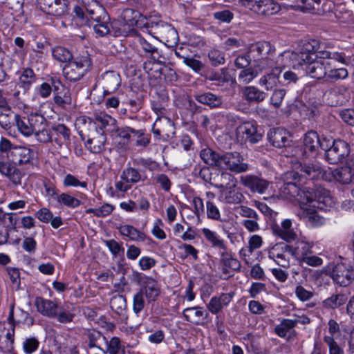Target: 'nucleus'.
Wrapping results in <instances>:
<instances>
[{
  "instance_id": "nucleus-24",
  "label": "nucleus",
  "mask_w": 354,
  "mask_h": 354,
  "mask_svg": "<svg viewBox=\"0 0 354 354\" xmlns=\"http://www.w3.org/2000/svg\"><path fill=\"white\" fill-rule=\"evenodd\" d=\"M330 47L331 46L330 43L323 44L319 41V47L317 54L319 58L333 59L342 64H346L348 60L346 59V54L343 51L339 52L331 50L329 49Z\"/></svg>"
},
{
  "instance_id": "nucleus-47",
  "label": "nucleus",
  "mask_w": 354,
  "mask_h": 354,
  "mask_svg": "<svg viewBox=\"0 0 354 354\" xmlns=\"http://www.w3.org/2000/svg\"><path fill=\"white\" fill-rule=\"evenodd\" d=\"M64 0H46V15L59 17L64 13Z\"/></svg>"
},
{
  "instance_id": "nucleus-44",
  "label": "nucleus",
  "mask_w": 354,
  "mask_h": 354,
  "mask_svg": "<svg viewBox=\"0 0 354 354\" xmlns=\"http://www.w3.org/2000/svg\"><path fill=\"white\" fill-rule=\"evenodd\" d=\"M221 156L222 153L217 152L209 147L202 149L200 152V157L205 164L218 168Z\"/></svg>"
},
{
  "instance_id": "nucleus-7",
  "label": "nucleus",
  "mask_w": 354,
  "mask_h": 354,
  "mask_svg": "<svg viewBox=\"0 0 354 354\" xmlns=\"http://www.w3.org/2000/svg\"><path fill=\"white\" fill-rule=\"evenodd\" d=\"M218 168L230 170L236 174L245 172L249 169L248 163L244 162L243 156L238 152H223Z\"/></svg>"
},
{
  "instance_id": "nucleus-61",
  "label": "nucleus",
  "mask_w": 354,
  "mask_h": 354,
  "mask_svg": "<svg viewBox=\"0 0 354 354\" xmlns=\"http://www.w3.org/2000/svg\"><path fill=\"white\" fill-rule=\"evenodd\" d=\"M63 185L66 187H80L84 189L87 188V182L81 181L74 175L71 174H68L65 176L63 180Z\"/></svg>"
},
{
  "instance_id": "nucleus-63",
  "label": "nucleus",
  "mask_w": 354,
  "mask_h": 354,
  "mask_svg": "<svg viewBox=\"0 0 354 354\" xmlns=\"http://www.w3.org/2000/svg\"><path fill=\"white\" fill-rule=\"evenodd\" d=\"M323 339L328 347V354H344V349L337 344L333 337L324 336Z\"/></svg>"
},
{
  "instance_id": "nucleus-21",
  "label": "nucleus",
  "mask_w": 354,
  "mask_h": 354,
  "mask_svg": "<svg viewBox=\"0 0 354 354\" xmlns=\"http://www.w3.org/2000/svg\"><path fill=\"white\" fill-rule=\"evenodd\" d=\"M183 315L186 321L196 326L204 325L209 317V313L199 306L184 309Z\"/></svg>"
},
{
  "instance_id": "nucleus-10",
  "label": "nucleus",
  "mask_w": 354,
  "mask_h": 354,
  "mask_svg": "<svg viewBox=\"0 0 354 354\" xmlns=\"http://www.w3.org/2000/svg\"><path fill=\"white\" fill-rule=\"evenodd\" d=\"M325 147L326 160L330 164L338 163L350 153L349 145L347 142L342 140H335L333 141V144L329 148H328V145H326Z\"/></svg>"
},
{
  "instance_id": "nucleus-18",
  "label": "nucleus",
  "mask_w": 354,
  "mask_h": 354,
  "mask_svg": "<svg viewBox=\"0 0 354 354\" xmlns=\"http://www.w3.org/2000/svg\"><path fill=\"white\" fill-rule=\"evenodd\" d=\"M330 277L335 283L345 287L354 279V270L347 269L344 265L338 264L333 268Z\"/></svg>"
},
{
  "instance_id": "nucleus-53",
  "label": "nucleus",
  "mask_w": 354,
  "mask_h": 354,
  "mask_svg": "<svg viewBox=\"0 0 354 354\" xmlns=\"http://www.w3.org/2000/svg\"><path fill=\"white\" fill-rule=\"evenodd\" d=\"M53 58L60 62H70L73 59L72 53L64 47L56 46L52 49Z\"/></svg>"
},
{
  "instance_id": "nucleus-37",
  "label": "nucleus",
  "mask_w": 354,
  "mask_h": 354,
  "mask_svg": "<svg viewBox=\"0 0 354 354\" xmlns=\"http://www.w3.org/2000/svg\"><path fill=\"white\" fill-rule=\"evenodd\" d=\"M267 93L254 86H245L243 90L244 99L250 103H260L266 100Z\"/></svg>"
},
{
  "instance_id": "nucleus-52",
  "label": "nucleus",
  "mask_w": 354,
  "mask_h": 354,
  "mask_svg": "<svg viewBox=\"0 0 354 354\" xmlns=\"http://www.w3.org/2000/svg\"><path fill=\"white\" fill-rule=\"evenodd\" d=\"M348 76V72L345 68H332L330 64V68L326 71L325 80L326 81H337L346 79Z\"/></svg>"
},
{
  "instance_id": "nucleus-20",
  "label": "nucleus",
  "mask_w": 354,
  "mask_h": 354,
  "mask_svg": "<svg viewBox=\"0 0 354 354\" xmlns=\"http://www.w3.org/2000/svg\"><path fill=\"white\" fill-rule=\"evenodd\" d=\"M75 126L82 140H85L92 136L93 132L98 131L94 120L86 116L79 117L76 120Z\"/></svg>"
},
{
  "instance_id": "nucleus-64",
  "label": "nucleus",
  "mask_w": 354,
  "mask_h": 354,
  "mask_svg": "<svg viewBox=\"0 0 354 354\" xmlns=\"http://www.w3.org/2000/svg\"><path fill=\"white\" fill-rule=\"evenodd\" d=\"M104 243L114 257H117L120 252H124V248L122 247V243L114 239L104 240Z\"/></svg>"
},
{
  "instance_id": "nucleus-34",
  "label": "nucleus",
  "mask_w": 354,
  "mask_h": 354,
  "mask_svg": "<svg viewBox=\"0 0 354 354\" xmlns=\"http://www.w3.org/2000/svg\"><path fill=\"white\" fill-rule=\"evenodd\" d=\"M313 245V242H309L305 239L298 240L296 242L295 247L292 246L291 255L295 257L300 263L309 254L313 253L312 250Z\"/></svg>"
},
{
  "instance_id": "nucleus-27",
  "label": "nucleus",
  "mask_w": 354,
  "mask_h": 354,
  "mask_svg": "<svg viewBox=\"0 0 354 354\" xmlns=\"http://www.w3.org/2000/svg\"><path fill=\"white\" fill-rule=\"evenodd\" d=\"M106 140V137L104 132L98 130L84 140V145L91 153H98L104 149Z\"/></svg>"
},
{
  "instance_id": "nucleus-39",
  "label": "nucleus",
  "mask_w": 354,
  "mask_h": 354,
  "mask_svg": "<svg viewBox=\"0 0 354 354\" xmlns=\"http://www.w3.org/2000/svg\"><path fill=\"white\" fill-rule=\"evenodd\" d=\"M120 179L129 183L131 186L147 179V175L141 174L138 169L132 167L125 168L121 175Z\"/></svg>"
},
{
  "instance_id": "nucleus-41",
  "label": "nucleus",
  "mask_w": 354,
  "mask_h": 354,
  "mask_svg": "<svg viewBox=\"0 0 354 354\" xmlns=\"http://www.w3.org/2000/svg\"><path fill=\"white\" fill-rule=\"evenodd\" d=\"M334 179L338 183L345 185L351 182L354 171L350 166L337 167L332 171Z\"/></svg>"
},
{
  "instance_id": "nucleus-13",
  "label": "nucleus",
  "mask_w": 354,
  "mask_h": 354,
  "mask_svg": "<svg viewBox=\"0 0 354 354\" xmlns=\"http://www.w3.org/2000/svg\"><path fill=\"white\" fill-rule=\"evenodd\" d=\"M295 10L304 13L322 15L325 12L323 8L324 0H289Z\"/></svg>"
},
{
  "instance_id": "nucleus-17",
  "label": "nucleus",
  "mask_w": 354,
  "mask_h": 354,
  "mask_svg": "<svg viewBox=\"0 0 354 354\" xmlns=\"http://www.w3.org/2000/svg\"><path fill=\"white\" fill-rule=\"evenodd\" d=\"M304 153L308 156H315L319 149H326L324 141H322L315 131H308L304 138Z\"/></svg>"
},
{
  "instance_id": "nucleus-55",
  "label": "nucleus",
  "mask_w": 354,
  "mask_h": 354,
  "mask_svg": "<svg viewBox=\"0 0 354 354\" xmlns=\"http://www.w3.org/2000/svg\"><path fill=\"white\" fill-rule=\"evenodd\" d=\"M208 59L212 66H218L225 62V53L216 48H212L208 52Z\"/></svg>"
},
{
  "instance_id": "nucleus-12",
  "label": "nucleus",
  "mask_w": 354,
  "mask_h": 354,
  "mask_svg": "<svg viewBox=\"0 0 354 354\" xmlns=\"http://www.w3.org/2000/svg\"><path fill=\"white\" fill-rule=\"evenodd\" d=\"M46 316L56 319L60 323H68L72 322L73 315L66 312L61 306L59 299H46Z\"/></svg>"
},
{
  "instance_id": "nucleus-30",
  "label": "nucleus",
  "mask_w": 354,
  "mask_h": 354,
  "mask_svg": "<svg viewBox=\"0 0 354 354\" xmlns=\"http://www.w3.org/2000/svg\"><path fill=\"white\" fill-rule=\"evenodd\" d=\"M223 273L230 274L231 271H239L241 268L239 261L234 258L230 251L226 248L220 253Z\"/></svg>"
},
{
  "instance_id": "nucleus-57",
  "label": "nucleus",
  "mask_w": 354,
  "mask_h": 354,
  "mask_svg": "<svg viewBox=\"0 0 354 354\" xmlns=\"http://www.w3.org/2000/svg\"><path fill=\"white\" fill-rule=\"evenodd\" d=\"M107 353L109 354H126L124 346L121 344L118 337H113L107 342Z\"/></svg>"
},
{
  "instance_id": "nucleus-3",
  "label": "nucleus",
  "mask_w": 354,
  "mask_h": 354,
  "mask_svg": "<svg viewBox=\"0 0 354 354\" xmlns=\"http://www.w3.org/2000/svg\"><path fill=\"white\" fill-rule=\"evenodd\" d=\"M275 49L268 41H258L251 45L249 53L251 55L256 67L269 68L273 67Z\"/></svg>"
},
{
  "instance_id": "nucleus-16",
  "label": "nucleus",
  "mask_w": 354,
  "mask_h": 354,
  "mask_svg": "<svg viewBox=\"0 0 354 354\" xmlns=\"http://www.w3.org/2000/svg\"><path fill=\"white\" fill-rule=\"evenodd\" d=\"M121 82L120 75L114 71H106L100 77V84L104 95H109L117 91L121 85Z\"/></svg>"
},
{
  "instance_id": "nucleus-42",
  "label": "nucleus",
  "mask_w": 354,
  "mask_h": 354,
  "mask_svg": "<svg viewBox=\"0 0 354 354\" xmlns=\"http://www.w3.org/2000/svg\"><path fill=\"white\" fill-rule=\"evenodd\" d=\"M28 118L35 138L38 141L42 142L40 134L44 131V116L35 112L30 113Z\"/></svg>"
},
{
  "instance_id": "nucleus-2",
  "label": "nucleus",
  "mask_w": 354,
  "mask_h": 354,
  "mask_svg": "<svg viewBox=\"0 0 354 354\" xmlns=\"http://www.w3.org/2000/svg\"><path fill=\"white\" fill-rule=\"evenodd\" d=\"M333 205L334 201L328 191L317 190L310 198L301 202L299 206L301 210V216L310 227H319L325 223V218L319 214L318 211H326Z\"/></svg>"
},
{
  "instance_id": "nucleus-40",
  "label": "nucleus",
  "mask_w": 354,
  "mask_h": 354,
  "mask_svg": "<svg viewBox=\"0 0 354 354\" xmlns=\"http://www.w3.org/2000/svg\"><path fill=\"white\" fill-rule=\"evenodd\" d=\"M202 234L210 245L221 250L227 248L226 243L216 232L212 231L208 228H203L201 230Z\"/></svg>"
},
{
  "instance_id": "nucleus-5",
  "label": "nucleus",
  "mask_w": 354,
  "mask_h": 354,
  "mask_svg": "<svg viewBox=\"0 0 354 354\" xmlns=\"http://www.w3.org/2000/svg\"><path fill=\"white\" fill-rule=\"evenodd\" d=\"M92 62L88 55H82L72 59L63 68V74L71 82L81 80L91 69Z\"/></svg>"
},
{
  "instance_id": "nucleus-4",
  "label": "nucleus",
  "mask_w": 354,
  "mask_h": 354,
  "mask_svg": "<svg viewBox=\"0 0 354 354\" xmlns=\"http://www.w3.org/2000/svg\"><path fill=\"white\" fill-rule=\"evenodd\" d=\"M86 12L93 24V30L99 37H104L110 33L111 24L110 17L106 9L96 3L88 5Z\"/></svg>"
},
{
  "instance_id": "nucleus-46",
  "label": "nucleus",
  "mask_w": 354,
  "mask_h": 354,
  "mask_svg": "<svg viewBox=\"0 0 354 354\" xmlns=\"http://www.w3.org/2000/svg\"><path fill=\"white\" fill-rule=\"evenodd\" d=\"M218 178L219 180L218 182H216L215 180L214 183H212V186L219 189L220 191L232 187H236L237 185L236 178L228 172L222 171L219 175Z\"/></svg>"
},
{
  "instance_id": "nucleus-51",
  "label": "nucleus",
  "mask_w": 354,
  "mask_h": 354,
  "mask_svg": "<svg viewBox=\"0 0 354 354\" xmlns=\"http://www.w3.org/2000/svg\"><path fill=\"white\" fill-rule=\"evenodd\" d=\"M140 17H142L140 11L133 8H126L122 13L124 25H127L129 28L136 26Z\"/></svg>"
},
{
  "instance_id": "nucleus-25",
  "label": "nucleus",
  "mask_w": 354,
  "mask_h": 354,
  "mask_svg": "<svg viewBox=\"0 0 354 354\" xmlns=\"http://www.w3.org/2000/svg\"><path fill=\"white\" fill-rule=\"evenodd\" d=\"M267 137L269 142L277 148L287 147L290 142L288 132L281 128L270 129Z\"/></svg>"
},
{
  "instance_id": "nucleus-49",
  "label": "nucleus",
  "mask_w": 354,
  "mask_h": 354,
  "mask_svg": "<svg viewBox=\"0 0 354 354\" xmlns=\"http://www.w3.org/2000/svg\"><path fill=\"white\" fill-rule=\"evenodd\" d=\"M162 63L163 62H159L154 60L147 61L143 64V69L148 74L149 77L161 80Z\"/></svg>"
},
{
  "instance_id": "nucleus-45",
  "label": "nucleus",
  "mask_w": 354,
  "mask_h": 354,
  "mask_svg": "<svg viewBox=\"0 0 354 354\" xmlns=\"http://www.w3.org/2000/svg\"><path fill=\"white\" fill-rule=\"evenodd\" d=\"M264 70L266 69L261 68V67H256V64H254L253 66L241 71L238 76V80L239 82L243 84H249Z\"/></svg>"
},
{
  "instance_id": "nucleus-43",
  "label": "nucleus",
  "mask_w": 354,
  "mask_h": 354,
  "mask_svg": "<svg viewBox=\"0 0 354 354\" xmlns=\"http://www.w3.org/2000/svg\"><path fill=\"white\" fill-rule=\"evenodd\" d=\"M297 319H283L280 324L274 328V333L279 337L284 338L288 333H295V327L298 324Z\"/></svg>"
},
{
  "instance_id": "nucleus-56",
  "label": "nucleus",
  "mask_w": 354,
  "mask_h": 354,
  "mask_svg": "<svg viewBox=\"0 0 354 354\" xmlns=\"http://www.w3.org/2000/svg\"><path fill=\"white\" fill-rule=\"evenodd\" d=\"M195 176L200 177L205 182L209 183L212 185L214 183L215 178L212 177V172L208 167H195L193 171Z\"/></svg>"
},
{
  "instance_id": "nucleus-11",
  "label": "nucleus",
  "mask_w": 354,
  "mask_h": 354,
  "mask_svg": "<svg viewBox=\"0 0 354 354\" xmlns=\"http://www.w3.org/2000/svg\"><path fill=\"white\" fill-rule=\"evenodd\" d=\"M237 134L244 139L245 142H249L252 144L257 143L263 137L261 129L254 120L245 121L239 125L237 127Z\"/></svg>"
},
{
  "instance_id": "nucleus-9",
  "label": "nucleus",
  "mask_w": 354,
  "mask_h": 354,
  "mask_svg": "<svg viewBox=\"0 0 354 354\" xmlns=\"http://www.w3.org/2000/svg\"><path fill=\"white\" fill-rule=\"evenodd\" d=\"M297 183H299L298 180L297 182L284 183L280 187V193L287 198L296 199L300 206L302 201L305 202L306 199L310 198L315 193L308 189L301 188Z\"/></svg>"
},
{
  "instance_id": "nucleus-48",
  "label": "nucleus",
  "mask_w": 354,
  "mask_h": 354,
  "mask_svg": "<svg viewBox=\"0 0 354 354\" xmlns=\"http://www.w3.org/2000/svg\"><path fill=\"white\" fill-rule=\"evenodd\" d=\"M194 97L198 102L206 104L211 108L219 107L222 104L221 98L210 92L197 94Z\"/></svg>"
},
{
  "instance_id": "nucleus-29",
  "label": "nucleus",
  "mask_w": 354,
  "mask_h": 354,
  "mask_svg": "<svg viewBox=\"0 0 354 354\" xmlns=\"http://www.w3.org/2000/svg\"><path fill=\"white\" fill-rule=\"evenodd\" d=\"M110 306L112 310L119 316L120 322L127 323L128 315L125 297L120 295L113 296L111 299Z\"/></svg>"
},
{
  "instance_id": "nucleus-54",
  "label": "nucleus",
  "mask_w": 354,
  "mask_h": 354,
  "mask_svg": "<svg viewBox=\"0 0 354 354\" xmlns=\"http://www.w3.org/2000/svg\"><path fill=\"white\" fill-rule=\"evenodd\" d=\"M55 198H57L59 203L70 208L77 207L82 203V202L77 198L66 193H62L60 195H56Z\"/></svg>"
},
{
  "instance_id": "nucleus-19",
  "label": "nucleus",
  "mask_w": 354,
  "mask_h": 354,
  "mask_svg": "<svg viewBox=\"0 0 354 354\" xmlns=\"http://www.w3.org/2000/svg\"><path fill=\"white\" fill-rule=\"evenodd\" d=\"M240 182L252 192L259 194H263L269 185L268 180L254 175L241 176Z\"/></svg>"
},
{
  "instance_id": "nucleus-6",
  "label": "nucleus",
  "mask_w": 354,
  "mask_h": 354,
  "mask_svg": "<svg viewBox=\"0 0 354 354\" xmlns=\"http://www.w3.org/2000/svg\"><path fill=\"white\" fill-rule=\"evenodd\" d=\"M54 93V101L56 104L64 106L71 102L69 90L66 88L57 77H46V97L51 92Z\"/></svg>"
},
{
  "instance_id": "nucleus-31",
  "label": "nucleus",
  "mask_w": 354,
  "mask_h": 354,
  "mask_svg": "<svg viewBox=\"0 0 354 354\" xmlns=\"http://www.w3.org/2000/svg\"><path fill=\"white\" fill-rule=\"evenodd\" d=\"M281 10L280 5L274 0H258L254 12L259 15L271 16Z\"/></svg>"
},
{
  "instance_id": "nucleus-60",
  "label": "nucleus",
  "mask_w": 354,
  "mask_h": 354,
  "mask_svg": "<svg viewBox=\"0 0 354 354\" xmlns=\"http://www.w3.org/2000/svg\"><path fill=\"white\" fill-rule=\"evenodd\" d=\"M145 295L142 292L139 290L133 295V310L137 315H139L140 312L144 309L145 306Z\"/></svg>"
},
{
  "instance_id": "nucleus-1",
  "label": "nucleus",
  "mask_w": 354,
  "mask_h": 354,
  "mask_svg": "<svg viewBox=\"0 0 354 354\" xmlns=\"http://www.w3.org/2000/svg\"><path fill=\"white\" fill-rule=\"evenodd\" d=\"M319 40L309 39L304 42L299 51H285L280 55L289 60L293 68L302 69L312 78L325 79L330 62L319 58Z\"/></svg>"
},
{
  "instance_id": "nucleus-58",
  "label": "nucleus",
  "mask_w": 354,
  "mask_h": 354,
  "mask_svg": "<svg viewBox=\"0 0 354 354\" xmlns=\"http://www.w3.org/2000/svg\"><path fill=\"white\" fill-rule=\"evenodd\" d=\"M49 128L51 129V136L59 135L64 141L70 140L71 131L64 124L52 125Z\"/></svg>"
},
{
  "instance_id": "nucleus-50",
  "label": "nucleus",
  "mask_w": 354,
  "mask_h": 354,
  "mask_svg": "<svg viewBox=\"0 0 354 354\" xmlns=\"http://www.w3.org/2000/svg\"><path fill=\"white\" fill-rule=\"evenodd\" d=\"M15 121L18 131L24 136H30L34 134L29 118L22 117L18 114L15 115Z\"/></svg>"
},
{
  "instance_id": "nucleus-59",
  "label": "nucleus",
  "mask_w": 354,
  "mask_h": 354,
  "mask_svg": "<svg viewBox=\"0 0 354 354\" xmlns=\"http://www.w3.org/2000/svg\"><path fill=\"white\" fill-rule=\"evenodd\" d=\"M35 77L33 71L30 68L25 69L19 78V85L24 89L28 88L34 82Z\"/></svg>"
},
{
  "instance_id": "nucleus-32",
  "label": "nucleus",
  "mask_w": 354,
  "mask_h": 354,
  "mask_svg": "<svg viewBox=\"0 0 354 354\" xmlns=\"http://www.w3.org/2000/svg\"><path fill=\"white\" fill-rule=\"evenodd\" d=\"M281 70L279 67H274L272 70L263 75L259 80V84L264 87L267 91H271L275 88L280 83L279 75Z\"/></svg>"
},
{
  "instance_id": "nucleus-33",
  "label": "nucleus",
  "mask_w": 354,
  "mask_h": 354,
  "mask_svg": "<svg viewBox=\"0 0 354 354\" xmlns=\"http://www.w3.org/2000/svg\"><path fill=\"white\" fill-rule=\"evenodd\" d=\"M140 290L145 296L149 304L156 301L161 292L160 287L158 281L153 277H151L149 281L140 288Z\"/></svg>"
},
{
  "instance_id": "nucleus-15",
  "label": "nucleus",
  "mask_w": 354,
  "mask_h": 354,
  "mask_svg": "<svg viewBox=\"0 0 354 354\" xmlns=\"http://www.w3.org/2000/svg\"><path fill=\"white\" fill-rule=\"evenodd\" d=\"M292 222L291 219H284L281 225L272 223L271 230L273 234L287 243H291L297 239V234L292 227Z\"/></svg>"
},
{
  "instance_id": "nucleus-23",
  "label": "nucleus",
  "mask_w": 354,
  "mask_h": 354,
  "mask_svg": "<svg viewBox=\"0 0 354 354\" xmlns=\"http://www.w3.org/2000/svg\"><path fill=\"white\" fill-rule=\"evenodd\" d=\"M234 296V292L221 293L219 296H214L207 304V308L211 313L216 315L221 311L223 308L230 304Z\"/></svg>"
},
{
  "instance_id": "nucleus-35",
  "label": "nucleus",
  "mask_w": 354,
  "mask_h": 354,
  "mask_svg": "<svg viewBox=\"0 0 354 354\" xmlns=\"http://www.w3.org/2000/svg\"><path fill=\"white\" fill-rule=\"evenodd\" d=\"M219 194V200L228 204H239L245 199L243 194L236 189V187L221 190Z\"/></svg>"
},
{
  "instance_id": "nucleus-8",
  "label": "nucleus",
  "mask_w": 354,
  "mask_h": 354,
  "mask_svg": "<svg viewBox=\"0 0 354 354\" xmlns=\"http://www.w3.org/2000/svg\"><path fill=\"white\" fill-rule=\"evenodd\" d=\"M324 169L317 162L301 163L299 171H292L289 174L290 178L298 182H302L304 178L308 180H316L323 178Z\"/></svg>"
},
{
  "instance_id": "nucleus-38",
  "label": "nucleus",
  "mask_w": 354,
  "mask_h": 354,
  "mask_svg": "<svg viewBox=\"0 0 354 354\" xmlns=\"http://www.w3.org/2000/svg\"><path fill=\"white\" fill-rule=\"evenodd\" d=\"M348 300L347 296L344 293L333 294L322 302V307L326 310H335L344 305Z\"/></svg>"
},
{
  "instance_id": "nucleus-62",
  "label": "nucleus",
  "mask_w": 354,
  "mask_h": 354,
  "mask_svg": "<svg viewBox=\"0 0 354 354\" xmlns=\"http://www.w3.org/2000/svg\"><path fill=\"white\" fill-rule=\"evenodd\" d=\"M115 133L118 137L125 140L127 142H129L131 137L135 136V133H139V132H137V129H134L127 126H121L117 127Z\"/></svg>"
},
{
  "instance_id": "nucleus-22",
  "label": "nucleus",
  "mask_w": 354,
  "mask_h": 354,
  "mask_svg": "<svg viewBox=\"0 0 354 354\" xmlns=\"http://www.w3.org/2000/svg\"><path fill=\"white\" fill-rule=\"evenodd\" d=\"M138 43L146 57L156 62H165V57L163 56L162 51L155 44L141 35L138 36Z\"/></svg>"
},
{
  "instance_id": "nucleus-28",
  "label": "nucleus",
  "mask_w": 354,
  "mask_h": 354,
  "mask_svg": "<svg viewBox=\"0 0 354 354\" xmlns=\"http://www.w3.org/2000/svg\"><path fill=\"white\" fill-rule=\"evenodd\" d=\"M32 151L29 148L16 146L8 155V159L14 165L27 163L31 158Z\"/></svg>"
},
{
  "instance_id": "nucleus-26",
  "label": "nucleus",
  "mask_w": 354,
  "mask_h": 354,
  "mask_svg": "<svg viewBox=\"0 0 354 354\" xmlns=\"http://www.w3.org/2000/svg\"><path fill=\"white\" fill-rule=\"evenodd\" d=\"M13 111L9 105L8 101L0 90V126L5 130L9 129L12 126V115Z\"/></svg>"
},
{
  "instance_id": "nucleus-14",
  "label": "nucleus",
  "mask_w": 354,
  "mask_h": 354,
  "mask_svg": "<svg viewBox=\"0 0 354 354\" xmlns=\"http://www.w3.org/2000/svg\"><path fill=\"white\" fill-rule=\"evenodd\" d=\"M292 246L284 243H278L268 251V257L279 266L286 268L289 266V257L291 255Z\"/></svg>"
},
{
  "instance_id": "nucleus-36",
  "label": "nucleus",
  "mask_w": 354,
  "mask_h": 354,
  "mask_svg": "<svg viewBox=\"0 0 354 354\" xmlns=\"http://www.w3.org/2000/svg\"><path fill=\"white\" fill-rule=\"evenodd\" d=\"M118 230L122 236H127L129 239V240L133 241L144 242L146 240H151V239L147 236L144 232L138 230L137 228L131 225H120L118 227Z\"/></svg>"
}]
</instances>
